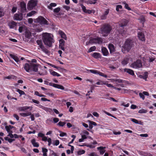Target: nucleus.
<instances>
[{
	"mask_svg": "<svg viewBox=\"0 0 156 156\" xmlns=\"http://www.w3.org/2000/svg\"><path fill=\"white\" fill-rule=\"evenodd\" d=\"M101 52L104 56H107L108 54V52L107 49L104 47H103L101 49Z\"/></svg>",
	"mask_w": 156,
	"mask_h": 156,
	"instance_id": "obj_18",
	"label": "nucleus"
},
{
	"mask_svg": "<svg viewBox=\"0 0 156 156\" xmlns=\"http://www.w3.org/2000/svg\"><path fill=\"white\" fill-rule=\"evenodd\" d=\"M32 108V107H31L27 106H24L19 107L18 108V109L20 111L26 112V110L29 109H30V110L31 111Z\"/></svg>",
	"mask_w": 156,
	"mask_h": 156,
	"instance_id": "obj_13",
	"label": "nucleus"
},
{
	"mask_svg": "<svg viewBox=\"0 0 156 156\" xmlns=\"http://www.w3.org/2000/svg\"><path fill=\"white\" fill-rule=\"evenodd\" d=\"M87 122L90 124H92V125H94V126H96L97 125V124L94 122L90 120H88Z\"/></svg>",
	"mask_w": 156,
	"mask_h": 156,
	"instance_id": "obj_42",
	"label": "nucleus"
},
{
	"mask_svg": "<svg viewBox=\"0 0 156 156\" xmlns=\"http://www.w3.org/2000/svg\"><path fill=\"white\" fill-rule=\"evenodd\" d=\"M52 118H49L47 119L46 122L48 124H50L51 123V122H52Z\"/></svg>",
	"mask_w": 156,
	"mask_h": 156,
	"instance_id": "obj_43",
	"label": "nucleus"
},
{
	"mask_svg": "<svg viewBox=\"0 0 156 156\" xmlns=\"http://www.w3.org/2000/svg\"><path fill=\"white\" fill-rule=\"evenodd\" d=\"M36 42L40 48L46 54H48L49 53V51L45 48L43 45L42 41L41 40H37L36 41Z\"/></svg>",
	"mask_w": 156,
	"mask_h": 156,
	"instance_id": "obj_9",
	"label": "nucleus"
},
{
	"mask_svg": "<svg viewBox=\"0 0 156 156\" xmlns=\"http://www.w3.org/2000/svg\"><path fill=\"white\" fill-rule=\"evenodd\" d=\"M130 119V120L133 122L137 124H139L137 120L133 118H131Z\"/></svg>",
	"mask_w": 156,
	"mask_h": 156,
	"instance_id": "obj_47",
	"label": "nucleus"
},
{
	"mask_svg": "<svg viewBox=\"0 0 156 156\" xmlns=\"http://www.w3.org/2000/svg\"><path fill=\"white\" fill-rule=\"evenodd\" d=\"M85 151L84 150H81L77 152V154L78 155H81L84 154Z\"/></svg>",
	"mask_w": 156,
	"mask_h": 156,
	"instance_id": "obj_46",
	"label": "nucleus"
},
{
	"mask_svg": "<svg viewBox=\"0 0 156 156\" xmlns=\"http://www.w3.org/2000/svg\"><path fill=\"white\" fill-rule=\"evenodd\" d=\"M16 91L18 92L20 94V95H24L25 94V93L23 91L20 90V89H18L16 90Z\"/></svg>",
	"mask_w": 156,
	"mask_h": 156,
	"instance_id": "obj_37",
	"label": "nucleus"
},
{
	"mask_svg": "<svg viewBox=\"0 0 156 156\" xmlns=\"http://www.w3.org/2000/svg\"><path fill=\"white\" fill-rule=\"evenodd\" d=\"M105 147L100 146L98 147L97 148V149L98 150H99L100 154L101 155H103L105 151Z\"/></svg>",
	"mask_w": 156,
	"mask_h": 156,
	"instance_id": "obj_17",
	"label": "nucleus"
},
{
	"mask_svg": "<svg viewBox=\"0 0 156 156\" xmlns=\"http://www.w3.org/2000/svg\"><path fill=\"white\" fill-rule=\"evenodd\" d=\"M4 138L5 140L8 141L10 143H11L15 140L14 139L9 138L7 137H6Z\"/></svg>",
	"mask_w": 156,
	"mask_h": 156,
	"instance_id": "obj_35",
	"label": "nucleus"
},
{
	"mask_svg": "<svg viewBox=\"0 0 156 156\" xmlns=\"http://www.w3.org/2000/svg\"><path fill=\"white\" fill-rule=\"evenodd\" d=\"M20 115L23 117H26L29 116H30L31 114V112H28L27 113H20Z\"/></svg>",
	"mask_w": 156,
	"mask_h": 156,
	"instance_id": "obj_27",
	"label": "nucleus"
},
{
	"mask_svg": "<svg viewBox=\"0 0 156 156\" xmlns=\"http://www.w3.org/2000/svg\"><path fill=\"white\" fill-rule=\"evenodd\" d=\"M89 156H98V155L96 153L92 152L89 154Z\"/></svg>",
	"mask_w": 156,
	"mask_h": 156,
	"instance_id": "obj_54",
	"label": "nucleus"
},
{
	"mask_svg": "<svg viewBox=\"0 0 156 156\" xmlns=\"http://www.w3.org/2000/svg\"><path fill=\"white\" fill-rule=\"evenodd\" d=\"M94 58L96 59L101 58V55L98 52H94L92 55Z\"/></svg>",
	"mask_w": 156,
	"mask_h": 156,
	"instance_id": "obj_21",
	"label": "nucleus"
},
{
	"mask_svg": "<svg viewBox=\"0 0 156 156\" xmlns=\"http://www.w3.org/2000/svg\"><path fill=\"white\" fill-rule=\"evenodd\" d=\"M57 5L55 3H51L48 6V8L52 10V7H55Z\"/></svg>",
	"mask_w": 156,
	"mask_h": 156,
	"instance_id": "obj_30",
	"label": "nucleus"
},
{
	"mask_svg": "<svg viewBox=\"0 0 156 156\" xmlns=\"http://www.w3.org/2000/svg\"><path fill=\"white\" fill-rule=\"evenodd\" d=\"M36 21L41 25H48V21L42 16H39L36 19Z\"/></svg>",
	"mask_w": 156,
	"mask_h": 156,
	"instance_id": "obj_6",
	"label": "nucleus"
},
{
	"mask_svg": "<svg viewBox=\"0 0 156 156\" xmlns=\"http://www.w3.org/2000/svg\"><path fill=\"white\" fill-rule=\"evenodd\" d=\"M139 20L140 21L141 23H143L145 21V17L144 16H141L139 19Z\"/></svg>",
	"mask_w": 156,
	"mask_h": 156,
	"instance_id": "obj_44",
	"label": "nucleus"
},
{
	"mask_svg": "<svg viewBox=\"0 0 156 156\" xmlns=\"http://www.w3.org/2000/svg\"><path fill=\"white\" fill-rule=\"evenodd\" d=\"M56 84L54 83L51 82L49 83L48 85L50 86H52L55 87Z\"/></svg>",
	"mask_w": 156,
	"mask_h": 156,
	"instance_id": "obj_58",
	"label": "nucleus"
},
{
	"mask_svg": "<svg viewBox=\"0 0 156 156\" xmlns=\"http://www.w3.org/2000/svg\"><path fill=\"white\" fill-rule=\"evenodd\" d=\"M138 36L139 39L141 41H145V38L144 35L142 32H139L138 33Z\"/></svg>",
	"mask_w": 156,
	"mask_h": 156,
	"instance_id": "obj_14",
	"label": "nucleus"
},
{
	"mask_svg": "<svg viewBox=\"0 0 156 156\" xmlns=\"http://www.w3.org/2000/svg\"><path fill=\"white\" fill-rule=\"evenodd\" d=\"M80 6L81 7V8L82 9V10L83 11L85 12V11H86V7L83 5L82 4H81L80 5Z\"/></svg>",
	"mask_w": 156,
	"mask_h": 156,
	"instance_id": "obj_51",
	"label": "nucleus"
},
{
	"mask_svg": "<svg viewBox=\"0 0 156 156\" xmlns=\"http://www.w3.org/2000/svg\"><path fill=\"white\" fill-rule=\"evenodd\" d=\"M133 41L130 39H127L124 44V47L127 51L129 50L133 45Z\"/></svg>",
	"mask_w": 156,
	"mask_h": 156,
	"instance_id": "obj_5",
	"label": "nucleus"
},
{
	"mask_svg": "<svg viewBox=\"0 0 156 156\" xmlns=\"http://www.w3.org/2000/svg\"><path fill=\"white\" fill-rule=\"evenodd\" d=\"M38 137L42 138L44 136V134L42 133H39L38 134Z\"/></svg>",
	"mask_w": 156,
	"mask_h": 156,
	"instance_id": "obj_62",
	"label": "nucleus"
},
{
	"mask_svg": "<svg viewBox=\"0 0 156 156\" xmlns=\"http://www.w3.org/2000/svg\"><path fill=\"white\" fill-rule=\"evenodd\" d=\"M60 133L59 134V136L61 137H63L65 136H66L67 134L65 133L62 132H60Z\"/></svg>",
	"mask_w": 156,
	"mask_h": 156,
	"instance_id": "obj_57",
	"label": "nucleus"
},
{
	"mask_svg": "<svg viewBox=\"0 0 156 156\" xmlns=\"http://www.w3.org/2000/svg\"><path fill=\"white\" fill-rule=\"evenodd\" d=\"M96 49V47L95 46L91 47L90 48L89 50L87 51L88 52L90 53L93 51H94Z\"/></svg>",
	"mask_w": 156,
	"mask_h": 156,
	"instance_id": "obj_32",
	"label": "nucleus"
},
{
	"mask_svg": "<svg viewBox=\"0 0 156 156\" xmlns=\"http://www.w3.org/2000/svg\"><path fill=\"white\" fill-rule=\"evenodd\" d=\"M139 95L140 98L143 99V100H144L145 98V96L144 95V94L143 93H139Z\"/></svg>",
	"mask_w": 156,
	"mask_h": 156,
	"instance_id": "obj_56",
	"label": "nucleus"
},
{
	"mask_svg": "<svg viewBox=\"0 0 156 156\" xmlns=\"http://www.w3.org/2000/svg\"><path fill=\"white\" fill-rule=\"evenodd\" d=\"M59 34L61 36L62 38L66 40L67 39V37L65 34L62 32V31L60 30L59 31Z\"/></svg>",
	"mask_w": 156,
	"mask_h": 156,
	"instance_id": "obj_26",
	"label": "nucleus"
},
{
	"mask_svg": "<svg viewBox=\"0 0 156 156\" xmlns=\"http://www.w3.org/2000/svg\"><path fill=\"white\" fill-rule=\"evenodd\" d=\"M124 70L125 72H126L127 73L133 76L134 75V71L132 69H129L125 68L124 69Z\"/></svg>",
	"mask_w": 156,
	"mask_h": 156,
	"instance_id": "obj_20",
	"label": "nucleus"
},
{
	"mask_svg": "<svg viewBox=\"0 0 156 156\" xmlns=\"http://www.w3.org/2000/svg\"><path fill=\"white\" fill-rule=\"evenodd\" d=\"M16 23L13 21L9 22L8 23V25L10 29L14 28L16 25Z\"/></svg>",
	"mask_w": 156,
	"mask_h": 156,
	"instance_id": "obj_16",
	"label": "nucleus"
},
{
	"mask_svg": "<svg viewBox=\"0 0 156 156\" xmlns=\"http://www.w3.org/2000/svg\"><path fill=\"white\" fill-rule=\"evenodd\" d=\"M13 127H14L13 126L10 125H9L8 126H6L5 127V128L7 133H10L11 131H12L11 129H12Z\"/></svg>",
	"mask_w": 156,
	"mask_h": 156,
	"instance_id": "obj_22",
	"label": "nucleus"
},
{
	"mask_svg": "<svg viewBox=\"0 0 156 156\" xmlns=\"http://www.w3.org/2000/svg\"><path fill=\"white\" fill-rule=\"evenodd\" d=\"M50 73L52 75H53L54 76H56L58 77L61 76V75L60 74L53 70H51V71H50Z\"/></svg>",
	"mask_w": 156,
	"mask_h": 156,
	"instance_id": "obj_28",
	"label": "nucleus"
},
{
	"mask_svg": "<svg viewBox=\"0 0 156 156\" xmlns=\"http://www.w3.org/2000/svg\"><path fill=\"white\" fill-rule=\"evenodd\" d=\"M38 64L32 63L29 64L26 63L25 64L23 68L27 72L31 73L33 72H37L38 70Z\"/></svg>",
	"mask_w": 156,
	"mask_h": 156,
	"instance_id": "obj_2",
	"label": "nucleus"
},
{
	"mask_svg": "<svg viewBox=\"0 0 156 156\" xmlns=\"http://www.w3.org/2000/svg\"><path fill=\"white\" fill-rule=\"evenodd\" d=\"M36 13V12L35 11H32L28 13L27 16L28 17H30L32 16L33 15H34Z\"/></svg>",
	"mask_w": 156,
	"mask_h": 156,
	"instance_id": "obj_34",
	"label": "nucleus"
},
{
	"mask_svg": "<svg viewBox=\"0 0 156 156\" xmlns=\"http://www.w3.org/2000/svg\"><path fill=\"white\" fill-rule=\"evenodd\" d=\"M98 74H99L100 76L104 77L105 78H107L108 77L104 73L100 72H98Z\"/></svg>",
	"mask_w": 156,
	"mask_h": 156,
	"instance_id": "obj_40",
	"label": "nucleus"
},
{
	"mask_svg": "<svg viewBox=\"0 0 156 156\" xmlns=\"http://www.w3.org/2000/svg\"><path fill=\"white\" fill-rule=\"evenodd\" d=\"M93 115L96 117H98L99 116V114L96 112H94L92 113Z\"/></svg>",
	"mask_w": 156,
	"mask_h": 156,
	"instance_id": "obj_63",
	"label": "nucleus"
},
{
	"mask_svg": "<svg viewBox=\"0 0 156 156\" xmlns=\"http://www.w3.org/2000/svg\"><path fill=\"white\" fill-rule=\"evenodd\" d=\"M10 56L17 63L19 64L20 62V61L19 60V58L16 56L13 55L12 54H10Z\"/></svg>",
	"mask_w": 156,
	"mask_h": 156,
	"instance_id": "obj_24",
	"label": "nucleus"
},
{
	"mask_svg": "<svg viewBox=\"0 0 156 156\" xmlns=\"http://www.w3.org/2000/svg\"><path fill=\"white\" fill-rule=\"evenodd\" d=\"M138 77L140 78L146 80L148 77V73L147 72H145L143 75H140Z\"/></svg>",
	"mask_w": 156,
	"mask_h": 156,
	"instance_id": "obj_19",
	"label": "nucleus"
},
{
	"mask_svg": "<svg viewBox=\"0 0 156 156\" xmlns=\"http://www.w3.org/2000/svg\"><path fill=\"white\" fill-rule=\"evenodd\" d=\"M90 42L92 43V44H100L102 43V39L100 37H97L96 38L91 39L90 40Z\"/></svg>",
	"mask_w": 156,
	"mask_h": 156,
	"instance_id": "obj_10",
	"label": "nucleus"
},
{
	"mask_svg": "<svg viewBox=\"0 0 156 156\" xmlns=\"http://www.w3.org/2000/svg\"><path fill=\"white\" fill-rule=\"evenodd\" d=\"M4 14L3 9L1 7H0V17L3 16Z\"/></svg>",
	"mask_w": 156,
	"mask_h": 156,
	"instance_id": "obj_41",
	"label": "nucleus"
},
{
	"mask_svg": "<svg viewBox=\"0 0 156 156\" xmlns=\"http://www.w3.org/2000/svg\"><path fill=\"white\" fill-rule=\"evenodd\" d=\"M25 37L28 39H30L31 36V33L29 31H26L25 34Z\"/></svg>",
	"mask_w": 156,
	"mask_h": 156,
	"instance_id": "obj_29",
	"label": "nucleus"
},
{
	"mask_svg": "<svg viewBox=\"0 0 156 156\" xmlns=\"http://www.w3.org/2000/svg\"><path fill=\"white\" fill-rule=\"evenodd\" d=\"M123 3L125 5V9L129 11L131 10V8L129 6V5L127 3H126L125 2H123Z\"/></svg>",
	"mask_w": 156,
	"mask_h": 156,
	"instance_id": "obj_33",
	"label": "nucleus"
},
{
	"mask_svg": "<svg viewBox=\"0 0 156 156\" xmlns=\"http://www.w3.org/2000/svg\"><path fill=\"white\" fill-rule=\"evenodd\" d=\"M60 9H61L60 7H58L54 9L53 10V12L55 13H58L60 11Z\"/></svg>",
	"mask_w": 156,
	"mask_h": 156,
	"instance_id": "obj_50",
	"label": "nucleus"
},
{
	"mask_svg": "<svg viewBox=\"0 0 156 156\" xmlns=\"http://www.w3.org/2000/svg\"><path fill=\"white\" fill-rule=\"evenodd\" d=\"M89 128L87 129V130L89 131H90V130L92 129L93 128V126L92 124H89Z\"/></svg>",
	"mask_w": 156,
	"mask_h": 156,
	"instance_id": "obj_61",
	"label": "nucleus"
},
{
	"mask_svg": "<svg viewBox=\"0 0 156 156\" xmlns=\"http://www.w3.org/2000/svg\"><path fill=\"white\" fill-rule=\"evenodd\" d=\"M20 11L21 13H24L27 12L26 4L24 2H21L20 5Z\"/></svg>",
	"mask_w": 156,
	"mask_h": 156,
	"instance_id": "obj_11",
	"label": "nucleus"
},
{
	"mask_svg": "<svg viewBox=\"0 0 156 156\" xmlns=\"http://www.w3.org/2000/svg\"><path fill=\"white\" fill-rule=\"evenodd\" d=\"M12 131H11L10 133H8L9 135L8 136H9L11 138H13L14 137V135L12 134Z\"/></svg>",
	"mask_w": 156,
	"mask_h": 156,
	"instance_id": "obj_64",
	"label": "nucleus"
},
{
	"mask_svg": "<svg viewBox=\"0 0 156 156\" xmlns=\"http://www.w3.org/2000/svg\"><path fill=\"white\" fill-rule=\"evenodd\" d=\"M37 0H30L27 4V9L29 10H32L37 5Z\"/></svg>",
	"mask_w": 156,
	"mask_h": 156,
	"instance_id": "obj_7",
	"label": "nucleus"
},
{
	"mask_svg": "<svg viewBox=\"0 0 156 156\" xmlns=\"http://www.w3.org/2000/svg\"><path fill=\"white\" fill-rule=\"evenodd\" d=\"M31 143L33 146L35 147H38L39 146V144L37 142H36V140L33 139L31 140Z\"/></svg>",
	"mask_w": 156,
	"mask_h": 156,
	"instance_id": "obj_23",
	"label": "nucleus"
},
{
	"mask_svg": "<svg viewBox=\"0 0 156 156\" xmlns=\"http://www.w3.org/2000/svg\"><path fill=\"white\" fill-rule=\"evenodd\" d=\"M52 120H53L54 122L55 123H56L58 122L59 121V119L57 118H53L52 119Z\"/></svg>",
	"mask_w": 156,
	"mask_h": 156,
	"instance_id": "obj_59",
	"label": "nucleus"
},
{
	"mask_svg": "<svg viewBox=\"0 0 156 156\" xmlns=\"http://www.w3.org/2000/svg\"><path fill=\"white\" fill-rule=\"evenodd\" d=\"M55 88L62 90H64V87L63 86L57 84H56Z\"/></svg>",
	"mask_w": 156,
	"mask_h": 156,
	"instance_id": "obj_31",
	"label": "nucleus"
},
{
	"mask_svg": "<svg viewBox=\"0 0 156 156\" xmlns=\"http://www.w3.org/2000/svg\"><path fill=\"white\" fill-rule=\"evenodd\" d=\"M147 112V111L146 110L142 109L139 111L138 113H146Z\"/></svg>",
	"mask_w": 156,
	"mask_h": 156,
	"instance_id": "obj_48",
	"label": "nucleus"
},
{
	"mask_svg": "<svg viewBox=\"0 0 156 156\" xmlns=\"http://www.w3.org/2000/svg\"><path fill=\"white\" fill-rule=\"evenodd\" d=\"M127 24V21L125 19H123L122 20L121 23L119 24V27L120 29L119 32L120 33L122 34L124 33V31L123 30L124 27L126 26Z\"/></svg>",
	"mask_w": 156,
	"mask_h": 156,
	"instance_id": "obj_8",
	"label": "nucleus"
},
{
	"mask_svg": "<svg viewBox=\"0 0 156 156\" xmlns=\"http://www.w3.org/2000/svg\"><path fill=\"white\" fill-rule=\"evenodd\" d=\"M17 10V8L16 7H13L12 8L11 11L13 13H14L16 12Z\"/></svg>",
	"mask_w": 156,
	"mask_h": 156,
	"instance_id": "obj_60",
	"label": "nucleus"
},
{
	"mask_svg": "<svg viewBox=\"0 0 156 156\" xmlns=\"http://www.w3.org/2000/svg\"><path fill=\"white\" fill-rule=\"evenodd\" d=\"M130 66L131 67L136 69L141 68L142 66V62L141 60L137 59L131 64Z\"/></svg>",
	"mask_w": 156,
	"mask_h": 156,
	"instance_id": "obj_4",
	"label": "nucleus"
},
{
	"mask_svg": "<svg viewBox=\"0 0 156 156\" xmlns=\"http://www.w3.org/2000/svg\"><path fill=\"white\" fill-rule=\"evenodd\" d=\"M108 48L109 50L110 53L111 54H113L115 51L114 45L111 44H109Z\"/></svg>",
	"mask_w": 156,
	"mask_h": 156,
	"instance_id": "obj_15",
	"label": "nucleus"
},
{
	"mask_svg": "<svg viewBox=\"0 0 156 156\" xmlns=\"http://www.w3.org/2000/svg\"><path fill=\"white\" fill-rule=\"evenodd\" d=\"M112 30L111 27L108 24L103 25L101 28V33L104 37L107 36Z\"/></svg>",
	"mask_w": 156,
	"mask_h": 156,
	"instance_id": "obj_3",
	"label": "nucleus"
},
{
	"mask_svg": "<svg viewBox=\"0 0 156 156\" xmlns=\"http://www.w3.org/2000/svg\"><path fill=\"white\" fill-rule=\"evenodd\" d=\"M129 60V58H125L121 62L123 66L126 65L128 63Z\"/></svg>",
	"mask_w": 156,
	"mask_h": 156,
	"instance_id": "obj_25",
	"label": "nucleus"
},
{
	"mask_svg": "<svg viewBox=\"0 0 156 156\" xmlns=\"http://www.w3.org/2000/svg\"><path fill=\"white\" fill-rule=\"evenodd\" d=\"M52 37L53 35L51 34L45 33L43 34L42 40L45 45L49 47L51 46L52 43H54Z\"/></svg>",
	"mask_w": 156,
	"mask_h": 156,
	"instance_id": "obj_1",
	"label": "nucleus"
},
{
	"mask_svg": "<svg viewBox=\"0 0 156 156\" xmlns=\"http://www.w3.org/2000/svg\"><path fill=\"white\" fill-rule=\"evenodd\" d=\"M65 41L63 39H60L59 41V45H64Z\"/></svg>",
	"mask_w": 156,
	"mask_h": 156,
	"instance_id": "obj_55",
	"label": "nucleus"
},
{
	"mask_svg": "<svg viewBox=\"0 0 156 156\" xmlns=\"http://www.w3.org/2000/svg\"><path fill=\"white\" fill-rule=\"evenodd\" d=\"M103 112L105 114H106L107 115H108V116H111V117H113L115 119H116V117H115L114 116L112 115L111 114H110V113L108 112H106V111L104 110V111H103Z\"/></svg>",
	"mask_w": 156,
	"mask_h": 156,
	"instance_id": "obj_38",
	"label": "nucleus"
},
{
	"mask_svg": "<svg viewBox=\"0 0 156 156\" xmlns=\"http://www.w3.org/2000/svg\"><path fill=\"white\" fill-rule=\"evenodd\" d=\"M90 71L92 73L94 74H98V71L95 70H90Z\"/></svg>",
	"mask_w": 156,
	"mask_h": 156,
	"instance_id": "obj_53",
	"label": "nucleus"
},
{
	"mask_svg": "<svg viewBox=\"0 0 156 156\" xmlns=\"http://www.w3.org/2000/svg\"><path fill=\"white\" fill-rule=\"evenodd\" d=\"M66 124V123L62 121L59 122L58 123V125L60 126H63Z\"/></svg>",
	"mask_w": 156,
	"mask_h": 156,
	"instance_id": "obj_45",
	"label": "nucleus"
},
{
	"mask_svg": "<svg viewBox=\"0 0 156 156\" xmlns=\"http://www.w3.org/2000/svg\"><path fill=\"white\" fill-rule=\"evenodd\" d=\"M59 144V141L58 140H56L53 141L52 144L54 146H57Z\"/></svg>",
	"mask_w": 156,
	"mask_h": 156,
	"instance_id": "obj_36",
	"label": "nucleus"
},
{
	"mask_svg": "<svg viewBox=\"0 0 156 156\" xmlns=\"http://www.w3.org/2000/svg\"><path fill=\"white\" fill-rule=\"evenodd\" d=\"M19 31L20 33H22L25 30V28L24 27L21 26L19 27Z\"/></svg>",
	"mask_w": 156,
	"mask_h": 156,
	"instance_id": "obj_39",
	"label": "nucleus"
},
{
	"mask_svg": "<svg viewBox=\"0 0 156 156\" xmlns=\"http://www.w3.org/2000/svg\"><path fill=\"white\" fill-rule=\"evenodd\" d=\"M23 13H16L14 16V20H21L23 19Z\"/></svg>",
	"mask_w": 156,
	"mask_h": 156,
	"instance_id": "obj_12",
	"label": "nucleus"
},
{
	"mask_svg": "<svg viewBox=\"0 0 156 156\" xmlns=\"http://www.w3.org/2000/svg\"><path fill=\"white\" fill-rule=\"evenodd\" d=\"M14 76L13 75H11L10 76H6L4 77V79H8L9 80H10L12 78H13V77H14Z\"/></svg>",
	"mask_w": 156,
	"mask_h": 156,
	"instance_id": "obj_52",
	"label": "nucleus"
},
{
	"mask_svg": "<svg viewBox=\"0 0 156 156\" xmlns=\"http://www.w3.org/2000/svg\"><path fill=\"white\" fill-rule=\"evenodd\" d=\"M122 6L121 5H118L116 6V10L117 11L119 12V9H122Z\"/></svg>",
	"mask_w": 156,
	"mask_h": 156,
	"instance_id": "obj_49",
	"label": "nucleus"
}]
</instances>
